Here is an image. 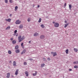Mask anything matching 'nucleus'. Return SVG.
Wrapping results in <instances>:
<instances>
[{
	"mask_svg": "<svg viewBox=\"0 0 78 78\" xmlns=\"http://www.w3.org/2000/svg\"><path fill=\"white\" fill-rule=\"evenodd\" d=\"M18 9V7L17 6H16L15 7V11H16L17 10V9Z\"/></svg>",
	"mask_w": 78,
	"mask_h": 78,
	"instance_id": "nucleus-21",
	"label": "nucleus"
},
{
	"mask_svg": "<svg viewBox=\"0 0 78 78\" xmlns=\"http://www.w3.org/2000/svg\"><path fill=\"white\" fill-rule=\"evenodd\" d=\"M11 27H10V26H8L7 27L6 29L5 30H8V29H9Z\"/></svg>",
	"mask_w": 78,
	"mask_h": 78,
	"instance_id": "nucleus-25",
	"label": "nucleus"
},
{
	"mask_svg": "<svg viewBox=\"0 0 78 78\" xmlns=\"http://www.w3.org/2000/svg\"><path fill=\"white\" fill-rule=\"evenodd\" d=\"M21 23V21H20L19 20H18L16 21L15 22V23L17 24H20V23Z\"/></svg>",
	"mask_w": 78,
	"mask_h": 78,
	"instance_id": "nucleus-4",
	"label": "nucleus"
},
{
	"mask_svg": "<svg viewBox=\"0 0 78 78\" xmlns=\"http://www.w3.org/2000/svg\"><path fill=\"white\" fill-rule=\"evenodd\" d=\"M45 66V64H42L41 65V67H43V66Z\"/></svg>",
	"mask_w": 78,
	"mask_h": 78,
	"instance_id": "nucleus-31",
	"label": "nucleus"
},
{
	"mask_svg": "<svg viewBox=\"0 0 78 78\" xmlns=\"http://www.w3.org/2000/svg\"><path fill=\"white\" fill-rule=\"evenodd\" d=\"M15 51L16 53H20V50H19V49H18L17 50H16Z\"/></svg>",
	"mask_w": 78,
	"mask_h": 78,
	"instance_id": "nucleus-13",
	"label": "nucleus"
},
{
	"mask_svg": "<svg viewBox=\"0 0 78 78\" xmlns=\"http://www.w3.org/2000/svg\"><path fill=\"white\" fill-rule=\"evenodd\" d=\"M51 55H53V56H56V55H57L56 52H51Z\"/></svg>",
	"mask_w": 78,
	"mask_h": 78,
	"instance_id": "nucleus-3",
	"label": "nucleus"
},
{
	"mask_svg": "<svg viewBox=\"0 0 78 78\" xmlns=\"http://www.w3.org/2000/svg\"><path fill=\"white\" fill-rule=\"evenodd\" d=\"M27 21L28 22H30L31 21V18H29L27 19Z\"/></svg>",
	"mask_w": 78,
	"mask_h": 78,
	"instance_id": "nucleus-24",
	"label": "nucleus"
},
{
	"mask_svg": "<svg viewBox=\"0 0 78 78\" xmlns=\"http://www.w3.org/2000/svg\"><path fill=\"white\" fill-rule=\"evenodd\" d=\"M24 39H25V37L24 36H23L22 37L21 36H19L18 37L19 42H22Z\"/></svg>",
	"mask_w": 78,
	"mask_h": 78,
	"instance_id": "nucleus-1",
	"label": "nucleus"
},
{
	"mask_svg": "<svg viewBox=\"0 0 78 78\" xmlns=\"http://www.w3.org/2000/svg\"><path fill=\"white\" fill-rule=\"evenodd\" d=\"M30 60H33L32 59H30Z\"/></svg>",
	"mask_w": 78,
	"mask_h": 78,
	"instance_id": "nucleus-48",
	"label": "nucleus"
},
{
	"mask_svg": "<svg viewBox=\"0 0 78 78\" xmlns=\"http://www.w3.org/2000/svg\"><path fill=\"white\" fill-rule=\"evenodd\" d=\"M27 63L26 62H24V65H27Z\"/></svg>",
	"mask_w": 78,
	"mask_h": 78,
	"instance_id": "nucleus-36",
	"label": "nucleus"
},
{
	"mask_svg": "<svg viewBox=\"0 0 78 78\" xmlns=\"http://www.w3.org/2000/svg\"><path fill=\"white\" fill-rule=\"evenodd\" d=\"M74 64H78V61H76L73 62Z\"/></svg>",
	"mask_w": 78,
	"mask_h": 78,
	"instance_id": "nucleus-14",
	"label": "nucleus"
},
{
	"mask_svg": "<svg viewBox=\"0 0 78 78\" xmlns=\"http://www.w3.org/2000/svg\"><path fill=\"white\" fill-rule=\"evenodd\" d=\"M31 43V41H29V44H30Z\"/></svg>",
	"mask_w": 78,
	"mask_h": 78,
	"instance_id": "nucleus-42",
	"label": "nucleus"
},
{
	"mask_svg": "<svg viewBox=\"0 0 78 78\" xmlns=\"http://www.w3.org/2000/svg\"><path fill=\"white\" fill-rule=\"evenodd\" d=\"M66 54H68L69 53V50L67 49L66 51Z\"/></svg>",
	"mask_w": 78,
	"mask_h": 78,
	"instance_id": "nucleus-22",
	"label": "nucleus"
},
{
	"mask_svg": "<svg viewBox=\"0 0 78 78\" xmlns=\"http://www.w3.org/2000/svg\"><path fill=\"white\" fill-rule=\"evenodd\" d=\"M16 34H16V33H15V34H13L14 36H16Z\"/></svg>",
	"mask_w": 78,
	"mask_h": 78,
	"instance_id": "nucleus-38",
	"label": "nucleus"
},
{
	"mask_svg": "<svg viewBox=\"0 0 78 78\" xmlns=\"http://www.w3.org/2000/svg\"><path fill=\"white\" fill-rule=\"evenodd\" d=\"M10 76V74L9 73H8L7 74L6 78H9Z\"/></svg>",
	"mask_w": 78,
	"mask_h": 78,
	"instance_id": "nucleus-12",
	"label": "nucleus"
},
{
	"mask_svg": "<svg viewBox=\"0 0 78 78\" xmlns=\"http://www.w3.org/2000/svg\"><path fill=\"white\" fill-rule=\"evenodd\" d=\"M5 20L7 22H11V19H5Z\"/></svg>",
	"mask_w": 78,
	"mask_h": 78,
	"instance_id": "nucleus-6",
	"label": "nucleus"
},
{
	"mask_svg": "<svg viewBox=\"0 0 78 78\" xmlns=\"http://www.w3.org/2000/svg\"><path fill=\"white\" fill-rule=\"evenodd\" d=\"M23 25H21L19 26V28L20 29H22L23 28Z\"/></svg>",
	"mask_w": 78,
	"mask_h": 78,
	"instance_id": "nucleus-11",
	"label": "nucleus"
},
{
	"mask_svg": "<svg viewBox=\"0 0 78 78\" xmlns=\"http://www.w3.org/2000/svg\"><path fill=\"white\" fill-rule=\"evenodd\" d=\"M69 25V23L66 24L65 25V26H64L65 28H66V27H67V26Z\"/></svg>",
	"mask_w": 78,
	"mask_h": 78,
	"instance_id": "nucleus-15",
	"label": "nucleus"
},
{
	"mask_svg": "<svg viewBox=\"0 0 78 78\" xmlns=\"http://www.w3.org/2000/svg\"><path fill=\"white\" fill-rule=\"evenodd\" d=\"M41 20H42V19H41V18H40L39 20L38 21V22L40 23V22H41Z\"/></svg>",
	"mask_w": 78,
	"mask_h": 78,
	"instance_id": "nucleus-27",
	"label": "nucleus"
},
{
	"mask_svg": "<svg viewBox=\"0 0 78 78\" xmlns=\"http://www.w3.org/2000/svg\"><path fill=\"white\" fill-rule=\"evenodd\" d=\"M10 40H11V41L13 40V38H10Z\"/></svg>",
	"mask_w": 78,
	"mask_h": 78,
	"instance_id": "nucleus-39",
	"label": "nucleus"
},
{
	"mask_svg": "<svg viewBox=\"0 0 78 78\" xmlns=\"http://www.w3.org/2000/svg\"><path fill=\"white\" fill-rule=\"evenodd\" d=\"M19 71V70H16L15 74L16 75H17V74H18V72Z\"/></svg>",
	"mask_w": 78,
	"mask_h": 78,
	"instance_id": "nucleus-16",
	"label": "nucleus"
},
{
	"mask_svg": "<svg viewBox=\"0 0 78 78\" xmlns=\"http://www.w3.org/2000/svg\"><path fill=\"white\" fill-rule=\"evenodd\" d=\"M41 27H42L43 28H45V26L44 24H41Z\"/></svg>",
	"mask_w": 78,
	"mask_h": 78,
	"instance_id": "nucleus-17",
	"label": "nucleus"
},
{
	"mask_svg": "<svg viewBox=\"0 0 78 78\" xmlns=\"http://www.w3.org/2000/svg\"><path fill=\"white\" fill-rule=\"evenodd\" d=\"M40 37L41 39H44L45 38V36L43 35H42L40 36Z\"/></svg>",
	"mask_w": 78,
	"mask_h": 78,
	"instance_id": "nucleus-5",
	"label": "nucleus"
},
{
	"mask_svg": "<svg viewBox=\"0 0 78 78\" xmlns=\"http://www.w3.org/2000/svg\"><path fill=\"white\" fill-rule=\"evenodd\" d=\"M12 43L13 44H15L16 43V41L15 40H13L12 41Z\"/></svg>",
	"mask_w": 78,
	"mask_h": 78,
	"instance_id": "nucleus-18",
	"label": "nucleus"
},
{
	"mask_svg": "<svg viewBox=\"0 0 78 78\" xmlns=\"http://www.w3.org/2000/svg\"><path fill=\"white\" fill-rule=\"evenodd\" d=\"M25 74L26 75V76H28V72L27 71L25 72Z\"/></svg>",
	"mask_w": 78,
	"mask_h": 78,
	"instance_id": "nucleus-9",
	"label": "nucleus"
},
{
	"mask_svg": "<svg viewBox=\"0 0 78 78\" xmlns=\"http://www.w3.org/2000/svg\"><path fill=\"white\" fill-rule=\"evenodd\" d=\"M47 59L48 61H50V58H47Z\"/></svg>",
	"mask_w": 78,
	"mask_h": 78,
	"instance_id": "nucleus-37",
	"label": "nucleus"
},
{
	"mask_svg": "<svg viewBox=\"0 0 78 78\" xmlns=\"http://www.w3.org/2000/svg\"><path fill=\"white\" fill-rule=\"evenodd\" d=\"M65 23H67V21H65Z\"/></svg>",
	"mask_w": 78,
	"mask_h": 78,
	"instance_id": "nucleus-44",
	"label": "nucleus"
},
{
	"mask_svg": "<svg viewBox=\"0 0 78 78\" xmlns=\"http://www.w3.org/2000/svg\"><path fill=\"white\" fill-rule=\"evenodd\" d=\"M18 34H16V37H17V36H18Z\"/></svg>",
	"mask_w": 78,
	"mask_h": 78,
	"instance_id": "nucleus-41",
	"label": "nucleus"
},
{
	"mask_svg": "<svg viewBox=\"0 0 78 78\" xmlns=\"http://www.w3.org/2000/svg\"><path fill=\"white\" fill-rule=\"evenodd\" d=\"M59 24L58 23H55L54 24L55 27H56L57 28L58 27H59Z\"/></svg>",
	"mask_w": 78,
	"mask_h": 78,
	"instance_id": "nucleus-2",
	"label": "nucleus"
},
{
	"mask_svg": "<svg viewBox=\"0 0 78 78\" xmlns=\"http://www.w3.org/2000/svg\"><path fill=\"white\" fill-rule=\"evenodd\" d=\"M11 16H12V14H10V17H11Z\"/></svg>",
	"mask_w": 78,
	"mask_h": 78,
	"instance_id": "nucleus-46",
	"label": "nucleus"
},
{
	"mask_svg": "<svg viewBox=\"0 0 78 78\" xmlns=\"http://www.w3.org/2000/svg\"><path fill=\"white\" fill-rule=\"evenodd\" d=\"M39 35V34L37 33H35L34 34V36H37Z\"/></svg>",
	"mask_w": 78,
	"mask_h": 78,
	"instance_id": "nucleus-7",
	"label": "nucleus"
},
{
	"mask_svg": "<svg viewBox=\"0 0 78 78\" xmlns=\"http://www.w3.org/2000/svg\"><path fill=\"white\" fill-rule=\"evenodd\" d=\"M74 68L75 69H76V68H78V66H74Z\"/></svg>",
	"mask_w": 78,
	"mask_h": 78,
	"instance_id": "nucleus-32",
	"label": "nucleus"
},
{
	"mask_svg": "<svg viewBox=\"0 0 78 78\" xmlns=\"http://www.w3.org/2000/svg\"><path fill=\"white\" fill-rule=\"evenodd\" d=\"M53 23H55V21L53 22Z\"/></svg>",
	"mask_w": 78,
	"mask_h": 78,
	"instance_id": "nucleus-45",
	"label": "nucleus"
},
{
	"mask_svg": "<svg viewBox=\"0 0 78 78\" xmlns=\"http://www.w3.org/2000/svg\"><path fill=\"white\" fill-rule=\"evenodd\" d=\"M72 70L71 69H69V71H72Z\"/></svg>",
	"mask_w": 78,
	"mask_h": 78,
	"instance_id": "nucleus-40",
	"label": "nucleus"
},
{
	"mask_svg": "<svg viewBox=\"0 0 78 78\" xmlns=\"http://www.w3.org/2000/svg\"><path fill=\"white\" fill-rule=\"evenodd\" d=\"M8 53H9V54L11 55V51L10 50L8 51Z\"/></svg>",
	"mask_w": 78,
	"mask_h": 78,
	"instance_id": "nucleus-26",
	"label": "nucleus"
},
{
	"mask_svg": "<svg viewBox=\"0 0 78 78\" xmlns=\"http://www.w3.org/2000/svg\"><path fill=\"white\" fill-rule=\"evenodd\" d=\"M13 66L15 67H16V62L15 61H13Z\"/></svg>",
	"mask_w": 78,
	"mask_h": 78,
	"instance_id": "nucleus-8",
	"label": "nucleus"
},
{
	"mask_svg": "<svg viewBox=\"0 0 78 78\" xmlns=\"http://www.w3.org/2000/svg\"><path fill=\"white\" fill-rule=\"evenodd\" d=\"M64 6H66V3L65 4Z\"/></svg>",
	"mask_w": 78,
	"mask_h": 78,
	"instance_id": "nucleus-43",
	"label": "nucleus"
},
{
	"mask_svg": "<svg viewBox=\"0 0 78 78\" xmlns=\"http://www.w3.org/2000/svg\"><path fill=\"white\" fill-rule=\"evenodd\" d=\"M43 60H44V61H46V59H45V58H43Z\"/></svg>",
	"mask_w": 78,
	"mask_h": 78,
	"instance_id": "nucleus-35",
	"label": "nucleus"
},
{
	"mask_svg": "<svg viewBox=\"0 0 78 78\" xmlns=\"http://www.w3.org/2000/svg\"><path fill=\"white\" fill-rule=\"evenodd\" d=\"M19 48V46L18 45H17L15 46V49H17V48Z\"/></svg>",
	"mask_w": 78,
	"mask_h": 78,
	"instance_id": "nucleus-28",
	"label": "nucleus"
},
{
	"mask_svg": "<svg viewBox=\"0 0 78 78\" xmlns=\"http://www.w3.org/2000/svg\"><path fill=\"white\" fill-rule=\"evenodd\" d=\"M39 6H39V5H38V8H39Z\"/></svg>",
	"mask_w": 78,
	"mask_h": 78,
	"instance_id": "nucleus-47",
	"label": "nucleus"
},
{
	"mask_svg": "<svg viewBox=\"0 0 78 78\" xmlns=\"http://www.w3.org/2000/svg\"><path fill=\"white\" fill-rule=\"evenodd\" d=\"M74 50L75 52H77L78 51V49L76 48H74Z\"/></svg>",
	"mask_w": 78,
	"mask_h": 78,
	"instance_id": "nucleus-19",
	"label": "nucleus"
},
{
	"mask_svg": "<svg viewBox=\"0 0 78 78\" xmlns=\"http://www.w3.org/2000/svg\"><path fill=\"white\" fill-rule=\"evenodd\" d=\"M5 3H8V0H5Z\"/></svg>",
	"mask_w": 78,
	"mask_h": 78,
	"instance_id": "nucleus-33",
	"label": "nucleus"
},
{
	"mask_svg": "<svg viewBox=\"0 0 78 78\" xmlns=\"http://www.w3.org/2000/svg\"><path fill=\"white\" fill-rule=\"evenodd\" d=\"M21 46L22 47V48H24V47L23 46V43H21Z\"/></svg>",
	"mask_w": 78,
	"mask_h": 78,
	"instance_id": "nucleus-23",
	"label": "nucleus"
},
{
	"mask_svg": "<svg viewBox=\"0 0 78 78\" xmlns=\"http://www.w3.org/2000/svg\"><path fill=\"white\" fill-rule=\"evenodd\" d=\"M9 2L10 3H12L13 2V1L12 0H9Z\"/></svg>",
	"mask_w": 78,
	"mask_h": 78,
	"instance_id": "nucleus-29",
	"label": "nucleus"
},
{
	"mask_svg": "<svg viewBox=\"0 0 78 78\" xmlns=\"http://www.w3.org/2000/svg\"><path fill=\"white\" fill-rule=\"evenodd\" d=\"M69 9H70V10H71V8H72V5L71 4H70L69 5Z\"/></svg>",
	"mask_w": 78,
	"mask_h": 78,
	"instance_id": "nucleus-20",
	"label": "nucleus"
},
{
	"mask_svg": "<svg viewBox=\"0 0 78 78\" xmlns=\"http://www.w3.org/2000/svg\"><path fill=\"white\" fill-rule=\"evenodd\" d=\"M35 73H34L33 74V76H36V75H37V71H35Z\"/></svg>",
	"mask_w": 78,
	"mask_h": 78,
	"instance_id": "nucleus-10",
	"label": "nucleus"
},
{
	"mask_svg": "<svg viewBox=\"0 0 78 78\" xmlns=\"http://www.w3.org/2000/svg\"><path fill=\"white\" fill-rule=\"evenodd\" d=\"M25 50H24L23 52L21 53V54L22 55L23 54V53H25Z\"/></svg>",
	"mask_w": 78,
	"mask_h": 78,
	"instance_id": "nucleus-30",
	"label": "nucleus"
},
{
	"mask_svg": "<svg viewBox=\"0 0 78 78\" xmlns=\"http://www.w3.org/2000/svg\"><path fill=\"white\" fill-rule=\"evenodd\" d=\"M17 30H16L14 31V33H17Z\"/></svg>",
	"mask_w": 78,
	"mask_h": 78,
	"instance_id": "nucleus-34",
	"label": "nucleus"
}]
</instances>
